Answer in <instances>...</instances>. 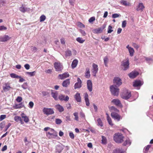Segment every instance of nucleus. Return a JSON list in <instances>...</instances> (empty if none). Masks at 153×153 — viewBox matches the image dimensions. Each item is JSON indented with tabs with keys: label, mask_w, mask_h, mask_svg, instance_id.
<instances>
[{
	"label": "nucleus",
	"mask_w": 153,
	"mask_h": 153,
	"mask_svg": "<svg viewBox=\"0 0 153 153\" xmlns=\"http://www.w3.org/2000/svg\"><path fill=\"white\" fill-rule=\"evenodd\" d=\"M110 109L112 112L111 113L112 117L117 121H119L122 118L117 113L119 112V110L115 107L112 106L110 108Z\"/></svg>",
	"instance_id": "f257e3e1"
},
{
	"label": "nucleus",
	"mask_w": 153,
	"mask_h": 153,
	"mask_svg": "<svg viewBox=\"0 0 153 153\" xmlns=\"http://www.w3.org/2000/svg\"><path fill=\"white\" fill-rule=\"evenodd\" d=\"M124 137L121 133H117L114 134L113 139L117 143H121L123 141Z\"/></svg>",
	"instance_id": "f03ea898"
},
{
	"label": "nucleus",
	"mask_w": 153,
	"mask_h": 153,
	"mask_svg": "<svg viewBox=\"0 0 153 153\" xmlns=\"http://www.w3.org/2000/svg\"><path fill=\"white\" fill-rule=\"evenodd\" d=\"M111 94L114 96H117L119 94V89L116 85H112L110 87Z\"/></svg>",
	"instance_id": "7ed1b4c3"
},
{
	"label": "nucleus",
	"mask_w": 153,
	"mask_h": 153,
	"mask_svg": "<svg viewBox=\"0 0 153 153\" xmlns=\"http://www.w3.org/2000/svg\"><path fill=\"white\" fill-rule=\"evenodd\" d=\"M129 62L128 58L126 59L122 62L121 66L123 67V70L126 71L128 69L129 67Z\"/></svg>",
	"instance_id": "20e7f679"
},
{
	"label": "nucleus",
	"mask_w": 153,
	"mask_h": 153,
	"mask_svg": "<svg viewBox=\"0 0 153 153\" xmlns=\"http://www.w3.org/2000/svg\"><path fill=\"white\" fill-rule=\"evenodd\" d=\"M131 96V92L126 90L122 93L121 97L123 99L127 100Z\"/></svg>",
	"instance_id": "39448f33"
},
{
	"label": "nucleus",
	"mask_w": 153,
	"mask_h": 153,
	"mask_svg": "<svg viewBox=\"0 0 153 153\" xmlns=\"http://www.w3.org/2000/svg\"><path fill=\"white\" fill-rule=\"evenodd\" d=\"M43 111L44 114L47 115L52 114H54V111L53 109L51 108H44Z\"/></svg>",
	"instance_id": "423d86ee"
},
{
	"label": "nucleus",
	"mask_w": 153,
	"mask_h": 153,
	"mask_svg": "<svg viewBox=\"0 0 153 153\" xmlns=\"http://www.w3.org/2000/svg\"><path fill=\"white\" fill-rule=\"evenodd\" d=\"M98 65L94 63L92 65V68L91 70L92 75L94 76H96L97 73L98 71Z\"/></svg>",
	"instance_id": "0eeeda50"
},
{
	"label": "nucleus",
	"mask_w": 153,
	"mask_h": 153,
	"mask_svg": "<svg viewBox=\"0 0 153 153\" xmlns=\"http://www.w3.org/2000/svg\"><path fill=\"white\" fill-rule=\"evenodd\" d=\"M54 65L56 71H61L63 69L62 65L60 63L55 62Z\"/></svg>",
	"instance_id": "6e6552de"
},
{
	"label": "nucleus",
	"mask_w": 153,
	"mask_h": 153,
	"mask_svg": "<svg viewBox=\"0 0 153 153\" xmlns=\"http://www.w3.org/2000/svg\"><path fill=\"white\" fill-rule=\"evenodd\" d=\"M113 82L114 84L118 86H119L122 84L121 79L118 77H115L114 78Z\"/></svg>",
	"instance_id": "1a4fd4ad"
},
{
	"label": "nucleus",
	"mask_w": 153,
	"mask_h": 153,
	"mask_svg": "<svg viewBox=\"0 0 153 153\" xmlns=\"http://www.w3.org/2000/svg\"><path fill=\"white\" fill-rule=\"evenodd\" d=\"M106 25H103L102 27H100L94 29L93 30V32L95 33H99L102 32L103 30L105 27Z\"/></svg>",
	"instance_id": "9d476101"
},
{
	"label": "nucleus",
	"mask_w": 153,
	"mask_h": 153,
	"mask_svg": "<svg viewBox=\"0 0 153 153\" xmlns=\"http://www.w3.org/2000/svg\"><path fill=\"white\" fill-rule=\"evenodd\" d=\"M111 102L114 104L116 106L122 107V105L120 100L118 99H114L112 100Z\"/></svg>",
	"instance_id": "9b49d317"
},
{
	"label": "nucleus",
	"mask_w": 153,
	"mask_h": 153,
	"mask_svg": "<svg viewBox=\"0 0 153 153\" xmlns=\"http://www.w3.org/2000/svg\"><path fill=\"white\" fill-rule=\"evenodd\" d=\"M145 8V6L142 3H139L137 7L136 10L137 11L142 12Z\"/></svg>",
	"instance_id": "f8f14e48"
},
{
	"label": "nucleus",
	"mask_w": 153,
	"mask_h": 153,
	"mask_svg": "<svg viewBox=\"0 0 153 153\" xmlns=\"http://www.w3.org/2000/svg\"><path fill=\"white\" fill-rule=\"evenodd\" d=\"M77 82L74 85V87L75 89L79 88L81 87L82 81L79 77L77 79Z\"/></svg>",
	"instance_id": "ddd939ff"
},
{
	"label": "nucleus",
	"mask_w": 153,
	"mask_h": 153,
	"mask_svg": "<svg viewBox=\"0 0 153 153\" xmlns=\"http://www.w3.org/2000/svg\"><path fill=\"white\" fill-rule=\"evenodd\" d=\"M139 74V73L138 72L133 71L129 73L128 75L130 78L133 79L135 78Z\"/></svg>",
	"instance_id": "4468645a"
},
{
	"label": "nucleus",
	"mask_w": 153,
	"mask_h": 153,
	"mask_svg": "<svg viewBox=\"0 0 153 153\" xmlns=\"http://www.w3.org/2000/svg\"><path fill=\"white\" fill-rule=\"evenodd\" d=\"M11 38L8 35H5L3 36L0 37V42H5L9 40Z\"/></svg>",
	"instance_id": "2eb2a0df"
},
{
	"label": "nucleus",
	"mask_w": 153,
	"mask_h": 153,
	"mask_svg": "<svg viewBox=\"0 0 153 153\" xmlns=\"http://www.w3.org/2000/svg\"><path fill=\"white\" fill-rule=\"evenodd\" d=\"M69 76V74L68 72H66L62 74H59L58 76V78L61 79H63L65 78L68 77Z\"/></svg>",
	"instance_id": "dca6fc26"
},
{
	"label": "nucleus",
	"mask_w": 153,
	"mask_h": 153,
	"mask_svg": "<svg viewBox=\"0 0 153 153\" xmlns=\"http://www.w3.org/2000/svg\"><path fill=\"white\" fill-rule=\"evenodd\" d=\"M51 133L48 132L46 133V134L47 137H49V135L51 136L53 135L54 136H57V133L53 129H51Z\"/></svg>",
	"instance_id": "f3484780"
},
{
	"label": "nucleus",
	"mask_w": 153,
	"mask_h": 153,
	"mask_svg": "<svg viewBox=\"0 0 153 153\" xmlns=\"http://www.w3.org/2000/svg\"><path fill=\"white\" fill-rule=\"evenodd\" d=\"M4 86H3V89L5 92L9 91L11 88V87L10 86L8 83H6L4 84Z\"/></svg>",
	"instance_id": "a211bd4d"
},
{
	"label": "nucleus",
	"mask_w": 153,
	"mask_h": 153,
	"mask_svg": "<svg viewBox=\"0 0 153 153\" xmlns=\"http://www.w3.org/2000/svg\"><path fill=\"white\" fill-rule=\"evenodd\" d=\"M25 107L24 105L22 102H21L18 104H15L13 107L14 109H20L22 108Z\"/></svg>",
	"instance_id": "6ab92c4d"
},
{
	"label": "nucleus",
	"mask_w": 153,
	"mask_h": 153,
	"mask_svg": "<svg viewBox=\"0 0 153 153\" xmlns=\"http://www.w3.org/2000/svg\"><path fill=\"white\" fill-rule=\"evenodd\" d=\"M87 88L89 91L91 92L92 91V83L91 80H88L87 81Z\"/></svg>",
	"instance_id": "aec40b11"
},
{
	"label": "nucleus",
	"mask_w": 153,
	"mask_h": 153,
	"mask_svg": "<svg viewBox=\"0 0 153 153\" xmlns=\"http://www.w3.org/2000/svg\"><path fill=\"white\" fill-rule=\"evenodd\" d=\"M84 95L86 105L87 106H89L90 105V103L88 99V95L87 93H85L84 94Z\"/></svg>",
	"instance_id": "412c9836"
},
{
	"label": "nucleus",
	"mask_w": 153,
	"mask_h": 153,
	"mask_svg": "<svg viewBox=\"0 0 153 153\" xmlns=\"http://www.w3.org/2000/svg\"><path fill=\"white\" fill-rule=\"evenodd\" d=\"M59 98L60 100H64L65 101H68L69 99V97L68 96H67L65 97V96L63 95H59Z\"/></svg>",
	"instance_id": "4be33fe9"
},
{
	"label": "nucleus",
	"mask_w": 153,
	"mask_h": 153,
	"mask_svg": "<svg viewBox=\"0 0 153 153\" xmlns=\"http://www.w3.org/2000/svg\"><path fill=\"white\" fill-rule=\"evenodd\" d=\"M142 84L140 80H135L133 82V86L134 87H138L140 86Z\"/></svg>",
	"instance_id": "5701e85b"
},
{
	"label": "nucleus",
	"mask_w": 153,
	"mask_h": 153,
	"mask_svg": "<svg viewBox=\"0 0 153 153\" xmlns=\"http://www.w3.org/2000/svg\"><path fill=\"white\" fill-rule=\"evenodd\" d=\"M21 116L22 117L25 123H27L29 122V120L28 117L26 116L24 113H22L21 114Z\"/></svg>",
	"instance_id": "b1692460"
},
{
	"label": "nucleus",
	"mask_w": 153,
	"mask_h": 153,
	"mask_svg": "<svg viewBox=\"0 0 153 153\" xmlns=\"http://www.w3.org/2000/svg\"><path fill=\"white\" fill-rule=\"evenodd\" d=\"M55 107L60 112H62L64 111L63 107L59 104L56 105Z\"/></svg>",
	"instance_id": "393cba45"
},
{
	"label": "nucleus",
	"mask_w": 153,
	"mask_h": 153,
	"mask_svg": "<svg viewBox=\"0 0 153 153\" xmlns=\"http://www.w3.org/2000/svg\"><path fill=\"white\" fill-rule=\"evenodd\" d=\"M90 69L89 68H87L85 70V76L86 78L88 79L90 77Z\"/></svg>",
	"instance_id": "a878e982"
},
{
	"label": "nucleus",
	"mask_w": 153,
	"mask_h": 153,
	"mask_svg": "<svg viewBox=\"0 0 153 153\" xmlns=\"http://www.w3.org/2000/svg\"><path fill=\"white\" fill-rule=\"evenodd\" d=\"M120 3L122 5L126 6H130L131 3L129 2H127V1L124 0H121L120 1Z\"/></svg>",
	"instance_id": "bb28decb"
},
{
	"label": "nucleus",
	"mask_w": 153,
	"mask_h": 153,
	"mask_svg": "<svg viewBox=\"0 0 153 153\" xmlns=\"http://www.w3.org/2000/svg\"><path fill=\"white\" fill-rule=\"evenodd\" d=\"M74 98L77 102H81V98L79 93H77L75 95Z\"/></svg>",
	"instance_id": "cd10ccee"
},
{
	"label": "nucleus",
	"mask_w": 153,
	"mask_h": 153,
	"mask_svg": "<svg viewBox=\"0 0 153 153\" xmlns=\"http://www.w3.org/2000/svg\"><path fill=\"white\" fill-rule=\"evenodd\" d=\"M70 82L69 79H67L64 81L62 83V85L63 87H67L70 84Z\"/></svg>",
	"instance_id": "c85d7f7f"
},
{
	"label": "nucleus",
	"mask_w": 153,
	"mask_h": 153,
	"mask_svg": "<svg viewBox=\"0 0 153 153\" xmlns=\"http://www.w3.org/2000/svg\"><path fill=\"white\" fill-rule=\"evenodd\" d=\"M78 63V61L77 59H75L73 61L71 64V66L72 68H75L77 65Z\"/></svg>",
	"instance_id": "c756f323"
},
{
	"label": "nucleus",
	"mask_w": 153,
	"mask_h": 153,
	"mask_svg": "<svg viewBox=\"0 0 153 153\" xmlns=\"http://www.w3.org/2000/svg\"><path fill=\"white\" fill-rule=\"evenodd\" d=\"M19 10L21 12L23 13H24L27 11V8L24 7L23 5H22V6L20 7Z\"/></svg>",
	"instance_id": "7c9ffc66"
},
{
	"label": "nucleus",
	"mask_w": 153,
	"mask_h": 153,
	"mask_svg": "<svg viewBox=\"0 0 153 153\" xmlns=\"http://www.w3.org/2000/svg\"><path fill=\"white\" fill-rule=\"evenodd\" d=\"M106 114L107 115V120L108 123L109 125L112 126H113V124L112 123L111 118L109 117L108 115L107 114Z\"/></svg>",
	"instance_id": "2f4dec72"
},
{
	"label": "nucleus",
	"mask_w": 153,
	"mask_h": 153,
	"mask_svg": "<svg viewBox=\"0 0 153 153\" xmlns=\"http://www.w3.org/2000/svg\"><path fill=\"white\" fill-rule=\"evenodd\" d=\"M102 143L103 144H106L107 143V140L106 137L103 136H102Z\"/></svg>",
	"instance_id": "473e14b6"
},
{
	"label": "nucleus",
	"mask_w": 153,
	"mask_h": 153,
	"mask_svg": "<svg viewBox=\"0 0 153 153\" xmlns=\"http://www.w3.org/2000/svg\"><path fill=\"white\" fill-rule=\"evenodd\" d=\"M72 55L71 52L70 50H67L65 52V56L66 57L70 56Z\"/></svg>",
	"instance_id": "72a5a7b5"
},
{
	"label": "nucleus",
	"mask_w": 153,
	"mask_h": 153,
	"mask_svg": "<svg viewBox=\"0 0 153 153\" xmlns=\"http://www.w3.org/2000/svg\"><path fill=\"white\" fill-rule=\"evenodd\" d=\"M98 123V125L100 127H102L103 126V123L101 120L100 118H98L97 120Z\"/></svg>",
	"instance_id": "f704fd0d"
},
{
	"label": "nucleus",
	"mask_w": 153,
	"mask_h": 153,
	"mask_svg": "<svg viewBox=\"0 0 153 153\" xmlns=\"http://www.w3.org/2000/svg\"><path fill=\"white\" fill-rule=\"evenodd\" d=\"M130 55L131 56H132L134 55V50L132 48H130L129 50H128Z\"/></svg>",
	"instance_id": "c9c22d12"
},
{
	"label": "nucleus",
	"mask_w": 153,
	"mask_h": 153,
	"mask_svg": "<svg viewBox=\"0 0 153 153\" xmlns=\"http://www.w3.org/2000/svg\"><path fill=\"white\" fill-rule=\"evenodd\" d=\"M131 144L130 140L128 139H126L124 142L123 145L124 146H126L127 145H130Z\"/></svg>",
	"instance_id": "e433bc0d"
},
{
	"label": "nucleus",
	"mask_w": 153,
	"mask_h": 153,
	"mask_svg": "<svg viewBox=\"0 0 153 153\" xmlns=\"http://www.w3.org/2000/svg\"><path fill=\"white\" fill-rule=\"evenodd\" d=\"M51 94L52 97L55 100H57V93L52 92Z\"/></svg>",
	"instance_id": "4c0bfd02"
},
{
	"label": "nucleus",
	"mask_w": 153,
	"mask_h": 153,
	"mask_svg": "<svg viewBox=\"0 0 153 153\" xmlns=\"http://www.w3.org/2000/svg\"><path fill=\"white\" fill-rule=\"evenodd\" d=\"M76 41L80 43H83L85 41V40L83 39L82 38L78 37L76 39Z\"/></svg>",
	"instance_id": "58836bf2"
},
{
	"label": "nucleus",
	"mask_w": 153,
	"mask_h": 153,
	"mask_svg": "<svg viewBox=\"0 0 153 153\" xmlns=\"http://www.w3.org/2000/svg\"><path fill=\"white\" fill-rule=\"evenodd\" d=\"M10 76L12 78H20V76H19L14 73L11 74H10Z\"/></svg>",
	"instance_id": "ea45409f"
},
{
	"label": "nucleus",
	"mask_w": 153,
	"mask_h": 153,
	"mask_svg": "<svg viewBox=\"0 0 153 153\" xmlns=\"http://www.w3.org/2000/svg\"><path fill=\"white\" fill-rule=\"evenodd\" d=\"M77 26L81 28H84L85 27V25L80 22H78L77 23Z\"/></svg>",
	"instance_id": "a19ab883"
},
{
	"label": "nucleus",
	"mask_w": 153,
	"mask_h": 153,
	"mask_svg": "<svg viewBox=\"0 0 153 153\" xmlns=\"http://www.w3.org/2000/svg\"><path fill=\"white\" fill-rule=\"evenodd\" d=\"M73 115L75 117L74 119L77 121H78L79 120L78 113L76 112H75L74 113Z\"/></svg>",
	"instance_id": "79ce46f5"
},
{
	"label": "nucleus",
	"mask_w": 153,
	"mask_h": 153,
	"mask_svg": "<svg viewBox=\"0 0 153 153\" xmlns=\"http://www.w3.org/2000/svg\"><path fill=\"white\" fill-rule=\"evenodd\" d=\"M36 73L35 71H34L32 72H27L26 74L29 75L31 76H34L35 75V73Z\"/></svg>",
	"instance_id": "37998d69"
},
{
	"label": "nucleus",
	"mask_w": 153,
	"mask_h": 153,
	"mask_svg": "<svg viewBox=\"0 0 153 153\" xmlns=\"http://www.w3.org/2000/svg\"><path fill=\"white\" fill-rule=\"evenodd\" d=\"M62 122V120L59 118L56 119L55 120V123L56 124L59 125Z\"/></svg>",
	"instance_id": "c03bdc74"
},
{
	"label": "nucleus",
	"mask_w": 153,
	"mask_h": 153,
	"mask_svg": "<svg viewBox=\"0 0 153 153\" xmlns=\"http://www.w3.org/2000/svg\"><path fill=\"white\" fill-rule=\"evenodd\" d=\"M46 19V16L43 15H42L40 17V22H43L45 21Z\"/></svg>",
	"instance_id": "a18cd8bd"
},
{
	"label": "nucleus",
	"mask_w": 153,
	"mask_h": 153,
	"mask_svg": "<svg viewBox=\"0 0 153 153\" xmlns=\"http://www.w3.org/2000/svg\"><path fill=\"white\" fill-rule=\"evenodd\" d=\"M21 117L19 116H16L14 117V120L16 122H18L19 121L21 120Z\"/></svg>",
	"instance_id": "49530a36"
},
{
	"label": "nucleus",
	"mask_w": 153,
	"mask_h": 153,
	"mask_svg": "<svg viewBox=\"0 0 153 153\" xmlns=\"http://www.w3.org/2000/svg\"><path fill=\"white\" fill-rule=\"evenodd\" d=\"M151 147V145H148L145 148V151H144V153H147L148 151Z\"/></svg>",
	"instance_id": "de8ad7c7"
},
{
	"label": "nucleus",
	"mask_w": 153,
	"mask_h": 153,
	"mask_svg": "<svg viewBox=\"0 0 153 153\" xmlns=\"http://www.w3.org/2000/svg\"><path fill=\"white\" fill-rule=\"evenodd\" d=\"M104 63L105 66L106 67H107L108 66L107 63H108V59L107 57H105L104 58Z\"/></svg>",
	"instance_id": "09e8293b"
},
{
	"label": "nucleus",
	"mask_w": 153,
	"mask_h": 153,
	"mask_svg": "<svg viewBox=\"0 0 153 153\" xmlns=\"http://www.w3.org/2000/svg\"><path fill=\"white\" fill-rule=\"evenodd\" d=\"M22 100V98L20 96H18L16 99V101L18 102H20Z\"/></svg>",
	"instance_id": "8fccbe9b"
},
{
	"label": "nucleus",
	"mask_w": 153,
	"mask_h": 153,
	"mask_svg": "<svg viewBox=\"0 0 153 153\" xmlns=\"http://www.w3.org/2000/svg\"><path fill=\"white\" fill-rule=\"evenodd\" d=\"M120 16V14H118L117 13H114L112 15V18H115L118 17Z\"/></svg>",
	"instance_id": "3c124183"
},
{
	"label": "nucleus",
	"mask_w": 153,
	"mask_h": 153,
	"mask_svg": "<svg viewBox=\"0 0 153 153\" xmlns=\"http://www.w3.org/2000/svg\"><path fill=\"white\" fill-rule=\"evenodd\" d=\"M69 136L72 139H74V136L73 133L72 132H70L69 133Z\"/></svg>",
	"instance_id": "603ef678"
},
{
	"label": "nucleus",
	"mask_w": 153,
	"mask_h": 153,
	"mask_svg": "<svg viewBox=\"0 0 153 153\" xmlns=\"http://www.w3.org/2000/svg\"><path fill=\"white\" fill-rule=\"evenodd\" d=\"M112 27L111 25H109L108 27V33H110L113 31V30H112Z\"/></svg>",
	"instance_id": "864d4df0"
},
{
	"label": "nucleus",
	"mask_w": 153,
	"mask_h": 153,
	"mask_svg": "<svg viewBox=\"0 0 153 153\" xmlns=\"http://www.w3.org/2000/svg\"><path fill=\"white\" fill-rule=\"evenodd\" d=\"M6 117V115H1L0 116V121H1L5 119Z\"/></svg>",
	"instance_id": "5fc2aeb1"
},
{
	"label": "nucleus",
	"mask_w": 153,
	"mask_h": 153,
	"mask_svg": "<svg viewBox=\"0 0 153 153\" xmlns=\"http://www.w3.org/2000/svg\"><path fill=\"white\" fill-rule=\"evenodd\" d=\"M31 50L33 52H36L37 50V48L35 47L32 46L31 47Z\"/></svg>",
	"instance_id": "6e6d98bb"
},
{
	"label": "nucleus",
	"mask_w": 153,
	"mask_h": 153,
	"mask_svg": "<svg viewBox=\"0 0 153 153\" xmlns=\"http://www.w3.org/2000/svg\"><path fill=\"white\" fill-rule=\"evenodd\" d=\"M127 24L126 21V20L123 21L122 23V26L123 28H124L126 27Z\"/></svg>",
	"instance_id": "4d7b16f0"
},
{
	"label": "nucleus",
	"mask_w": 153,
	"mask_h": 153,
	"mask_svg": "<svg viewBox=\"0 0 153 153\" xmlns=\"http://www.w3.org/2000/svg\"><path fill=\"white\" fill-rule=\"evenodd\" d=\"M95 20V18L94 17H91L90 19H89L88 21L89 22L91 23L93 21H94Z\"/></svg>",
	"instance_id": "13d9d810"
},
{
	"label": "nucleus",
	"mask_w": 153,
	"mask_h": 153,
	"mask_svg": "<svg viewBox=\"0 0 153 153\" xmlns=\"http://www.w3.org/2000/svg\"><path fill=\"white\" fill-rule=\"evenodd\" d=\"M80 32L82 34V36H85L86 34V33H85V31L82 29H80L79 30Z\"/></svg>",
	"instance_id": "bf43d9fd"
},
{
	"label": "nucleus",
	"mask_w": 153,
	"mask_h": 153,
	"mask_svg": "<svg viewBox=\"0 0 153 153\" xmlns=\"http://www.w3.org/2000/svg\"><path fill=\"white\" fill-rule=\"evenodd\" d=\"M29 106L30 108H31L33 106L34 103L33 102L30 101L29 103Z\"/></svg>",
	"instance_id": "052dcab7"
},
{
	"label": "nucleus",
	"mask_w": 153,
	"mask_h": 153,
	"mask_svg": "<svg viewBox=\"0 0 153 153\" xmlns=\"http://www.w3.org/2000/svg\"><path fill=\"white\" fill-rule=\"evenodd\" d=\"M132 45L134 48H136L137 49H138L139 47V46L135 43H133Z\"/></svg>",
	"instance_id": "680f3d73"
},
{
	"label": "nucleus",
	"mask_w": 153,
	"mask_h": 153,
	"mask_svg": "<svg viewBox=\"0 0 153 153\" xmlns=\"http://www.w3.org/2000/svg\"><path fill=\"white\" fill-rule=\"evenodd\" d=\"M42 94L43 96L48 95L49 94V93L48 92L45 91H43L42 92Z\"/></svg>",
	"instance_id": "e2e57ef3"
},
{
	"label": "nucleus",
	"mask_w": 153,
	"mask_h": 153,
	"mask_svg": "<svg viewBox=\"0 0 153 153\" xmlns=\"http://www.w3.org/2000/svg\"><path fill=\"white\" fill-rule=\"evenodd\" d=\"M7 29V27L4 26H0V30H6Z\"/></svg>",
	"instance_id": "0e129e2a"
},
{
	"label": "nucleus",
	"mask_w": 153,
	"mask_h": 153,
	"mask_svg": "<svg viewBox=\"0 0 153 153\" xmlns=\"http://www.w3.org/2000/svg\"><path fill=\"white\" fill-rule=\"evenodd\" d=\"M24 67L27 70H28L30 69V66L28 64H27L24 65Z\"/></svg>",
	"instance_id": "69168bd1"
},
{
	"label": "nucleus",
	"mask_w": 153,
	"mask_h": 153,
	"mask_svg": "<svg viewBox=\"0 0 153 153\" xmlns=\"http://www.w3.org/2000/svg\"><path fill=\"white\" fill-rule=\"evenodd\" d=\"M145 60L148 62H149L150 61H153L152 59L150 57H145Z\"/></svg>",
	"instance_id": "338daca9"
},
{
	"label": "nucleus",
	"mask_w": 153,
	"mask_h": 153,
	"mask_svg": "<svg viewBox=\"0 0 153 153\" xmlns=\"http://www.w3.org/2000/svg\"><path fill=\"white\" fill-rule=\"evenodd\" d=\"M45 72L46 73L51 74L52 72V70L49 69H48L47 70H46L45 71Z\"/></svg>",
	"instance_id": "774afa93"
}]
</instances>
